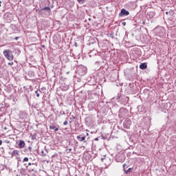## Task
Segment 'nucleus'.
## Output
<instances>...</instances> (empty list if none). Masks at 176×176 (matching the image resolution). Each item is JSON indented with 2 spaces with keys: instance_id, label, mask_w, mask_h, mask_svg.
Instances as JSON below:
<instances>
[{
  "instance_id": "ea45409f",
  "label": "nucleus",
  "mask_w": 176,
  "mask_h": 176,
  "mask_svg": "<svg viewBox=\"0 0 176 176\" xmlns=\"http://www.w3.org/2000/svg\"><path fill=\"white\" fill-rule=\"evenodd\" d=\"M0 145H2V140H0Z\"/></svg>"
},
{
  "instance_id": "a18cd8bd",
  "label": "nucleus",
  "mask_w": 176,
  "mask_h": 176,
  "mask_svg": "<svg viewBox=\"0 0 176 176\" xmlns=\"http://www.w3.org/2000/svg\"><path fill=\"white\" fill-rule=\"evenodd\" d=\"M76 118H75V117H73V119H76Z\"/></svg>"
},
{
  "instance_id": "72a5a7b5",
  "label": "nucleus",
  "mask_w": 176,
  "mask_h": 176,
  "mask_svg": "<svg viewBox=\"0 0 176 176\" xmlns=\"http://www.w3.org/2000/svg\"><path fill=\"white\" fill-rule=\"evenodd\" d=\"M32 140H35V135L32 136Z\"/></svg>"
},
{
  "instance_id": "6ab92c4d",
  "label": "nucleus",
  "mask_w": 176,
  "mask_h": 176,
  "mask_svg": "<svg viewBox=\"0 0 176 176\" xmlns=\"http://www.w3.org/2000/svg\"><path fill=\"white\" fill-rule=\"evenodd\" d=\"M32 165V163L29 162L28 164H23V166H25V167L26 168V169H28L29 167H30V166Z\"/></svg>"
},
{
  "instance_id": "2f4dec72",
  "label": "nucleus",
  "mask_w": 176,
  "mask_h": 176,
  "mask_svg": "<svg viewBox=\"0 0 176 176\" xmlns=\"http://www.w3.org/2000/svg\"><path fill=\"white\" fill-rule=\"evenodd\" d=\"M45 153H46V155H47V153H48L49 151H47V149H46V148H45Z\"/></svg>"
},
{
  "instance_id": "7ed1b4c3",
  "label": "nucleus",
  "mask_w": 176,
  "mask_h": 176,
  "mask_svg": "<svg viewBox=\"0 0 176 176\" xmlns=\"http://www.w3.org/2000/svg\"><path fill=\"white\" fill-rule=\"evenodd\" d=\"M4 57L8 60V61H13L14 60V56L13 52L10 50H5L3 52Z\"/></svg>"
},
{
  "instance_id": "37998d69",
  "label": "nucleus",
  "mask_w": 176,
  "mask_h": 176,
  "mask_svg": "<svg viewBox=\"0 0 176 176\" xmlns=\"http://www.w3.org/2000/svg\"><path fill=\"white\" fill-rule=\"evenodd\" d=\"M1 3H2V1H0V6H1Z\"/></svg>"
},
{
  "instance_id": "f257e3e1",
  "label": "nucleus",
  "mask_w": 176,
  "mask_h": 176,
  "mask_svg": "<svg viewBox=\"0 0 176 176\" xmlns=\"http://www.w3.org/2000/svg\"><path fill=\"white\" fill-rule=\"evenodd\" d=\"M154 34L155 35H157L160 38H164L166 36V30H164V27L162 26H157L154 30H153Z\"/></svg>"
},
{
  "instance_id": "f704fd0d",
  "label": "nucleus",
  "mask_w": 176,
  "mask_h": 176,
  "mask_svg": "<svg viewBox=\"0 0 176 176\" xmlns=\"http://www.w3.org/2000/svg\"><path fill=\"white\" fill-rule=\"evenodd\" d=\"M28 151V150L27 148H25V149H24V152H25V153H27Z\"/></svg>"
},
{
  "instance_id": "a878e982",
  "label": "nucleus",
  "mask_w": 176,
  "mask_h": 176,
  "mask_svg": "<svg viewBox=\"0 0 176 176\" xmlns=\"http://www.w3.org/2000/svg\"><path fill=\"white\" fill-rule=\"evenodd\" d=\"M16 50V53H17L18 55L21 53V51H20V50L17 49Z\"/></svg>"
},
{
  "instance_id": "79ce46f5",
  "label": "nucleus",
  "mask_w": 176,
  "mask_h": 176,
  "mask_svg": "<svg viewBox=\"0 0 176 176\" xmlns=\"http://www.w3.org/2000/svg\"><path fill=\"white\" fill-rule=\"evenodd\" d=\"M88 20L90 21V20H91V19L89 18Z\"/></svg>"
},
{
  "instance_id": "20e7f679",
  "label": "nucleus",
  "mask_w": 176,
  "mask_h": 176,
  "mask_svg": "<svg viewBox=\"0 0 176 176\" xmlns=\"http://www.w3.org/2000/svg\"><path fill=\"white\" fill-rule=\"evenodd\" d=\"M118 116L122 119L127 118L129 116V110L124 107H121L119 110Z\"/></svg>"
},
{
  "instance_id": "393cba45",
  "label": "nucleus",
  "mask_w": 176,
  "mask_h": 176,
  "mask_svg": "<svg viewBox=\"0 0 176 176\" xmlns=\"http://www.w3.org/2000/svg\"><path fill=\"white\" fill-rule=\"evenodd\" d=\"M131 171V168H129L125 173L126 174H128V173H130Z\"/></svg>"
},
{
  "instance_id": "ddd939ff",
  "label": "nucleus",
  "mask_w": 176,
  "mask_h": 176,
  "mask_svg": "<svg viewBox=\"0 0 176 176\" xmlns=\"http://www.w3.org/2000/svg\"><path fill=\"white\" fill-rule=\"evenodd\" d=\"M60 89L63 91H67V90H68V89H69V85H67L64 84L63 85H62L60 87Z\"/></svg>"
},
{
  "instance_id": "2eb2a0df",
  "label": "nucleus",
  "mask_w": 176,
  "mask_h": 176,
  "mask_svg": "<svg viewBox=\"0 0 176 176\" xmlns=\"http://www.w3.org/2000/svg\"><path fill=\"white\" fill-rule=\"evenodd\" d=\"M50 130H54V131H58V126H56L50 125Z\"/></svg>"
},
{
  "instance_id": "e433bc0d",
  "label": "nucleus",
  "mask_w": 176,
  "mask_h": 176,
  "mask_svg": "<svg viewBox=\"0 0 176 176\" xmlns=\"http://www.w3.org/2000/svg\"><path fill=\"white\" fill-rule=\"evenodd\" d=\"M105 160V158H101V162H104Z\"/></svg>"
},
{
  "instance_id": "412c9836",
  "label": "nucleus",
  "mask_w": 176,
  "mask_h": 176,
  "mask_svg": "<svg viewBox=\"0 0 176 176\" xmlns=\"http://www.w3.org/2000/svg\"><path fill=\"white\" fill-rule=\"evenodd\" d=\"M0 170L1 171H3V170H5V166L2 164H0Z\"/></svg>"
},
{
  "instance_id": "4be33fe9",
  "label": "nucleus",
  "mask_w": 176,
  "mask_h": 176,
  "mask_svg": "<svg viewBox=\"0 0 176 176\" xmlns=\"http://www.w3.org/2000/svg\"><path fill=\"white\" fill-rule=\"evenodd\" d=\"M85 0H77V1L78 2V3H80V4L85 3Z\"/></svg>"
},
{
  "instance_id": "0eeeda50",
  "label": "nucleus",
  "mask_w": 176,
  "mask_h": 176,
  "mask_svg": "<svg viewBox=\"0 0 176 176\" xmlns=\"http://www.w3.org/2000/svg\"><path fill=\"white\" fill-rule=\"evenodd\" d=\"M130 126H131V120L126 119L123 122V126L124 129H130Z\"/></svg>"
},
{
  "instance_id": "1a4fd4ad",
  "label": "nucleus",
  "mask_w": 176,
  "mask_h": 176,
  "mask_svg": "<svg viewBox=\"0 0 176 176\" xmlns=\"http://www.w3.org/2000/svg\"><path fill=\"white\" fill-rule=\"evenodd\" d=\"M36 168V164L32 163V165L29 166L26 170L29 173H32V171H35V169Z\"/></svg>"
},
{
  "instance_id": "49530a36",
  "label": "nucleus",
  "mask_w": 176,
  "mask_h": 176,
  "mask_svg": "<svg viewBox=\"0 0 176 176\" xmlns=\"http://www.w3.org/2000/svg\"><path fill=\"white\" fill-rule=\"evenodd\" d=\"M24 164H28L27 163H25Z\"/></svg>"
},
{
  "instance_id": "dca6fc26",
  "label": "nucleus",
  "mask_w": 176,
  "mask_h": 176,
  "mask_svg": "<svg viewBox=\"0 0 176 176\" xmlns=\"http://www.w3.org/2000/svg\"><path fill=\"white\" fill-rule=\"evenodd\" d=\"M11 156H12V157H13V156H19V151L18 150H14L11 153Z\"/></svg>"
},
{
  "instance_id": "423d86ee",
  "label": "nucleus",
  "mask_w": 176,
  "mask_h": 176,
  "mask_svg": "<svg viewBox=\"0 0 176 176\" xmlns=\"http://www.w3.org/2000/svg\"><path fill=\"white\" fill-rule=\"evenodd\" d=\"M130 14V12L127 11L126 9L122 8L119 13V16L120 17H124L126 16H129Z\"/></svg>"
},
{
  "instance_id": "473e14b6",
  "label": "nucleus",
  "mask_w": 176,
  "mask_h": 176,
  "mask_svg": "<svg viewBox=\"0 0 176 176\" xmlns=\"http://www.w3.org/2000/svg\"><path fill=\"white\" fill-rule=\"evenodd\" d=\"M122 25H124V27L126 25V22H122Z\"/></svg>"
},
{
  "instance_id": "5701e85b",
  "label": "nucleus",
  "mask_w": 176,
  "mask_h": 176,
  "mask_svg": "<svg viewBox=\"0 0 176 176\" xmlns=\"http://www.w3.org/2000/svg\"><path fill=\"white\" fill-rule=\"evenodd\" d=\"M108 36H109V38H111V39H113L115 38V36H113V34H109Z\"/></svg>"
},
{
  "instance_id": "39448f33",
  "label": "nucleus",
  "mask_w": 176,
  "mask_h": 176,
  "mask_svg": "<svg viewBox=\"0 0 176 176\" xmlns=\"http://www.w3.org/2000/svg\"><path fill=\"white\" fill-rule=\"evenodd\" d=\"M118 101L121 102V104H129V97L124 95H118Z\"/></svg>"
},
{
  "instance_id": "6e6552de",
  "label": "nucleus",
  "mask_w": 176,
  "mask_h": 176,
  "mask_svg": "<svg viewBox=\"0 0 176 176\" xmlns=\"http://www.w3.org/2000/svg\"><path fill=\"white\" fill-rule=\"evenodd\" d=\"M45 12H47V14H50V12H52V10L50 9V7H45L40 10V13L43 14V13H45Z\"/></svg>"
},
{
  "instance_id": "9d476101",
  "label": "nucleus",
  "mask_w": 176,
  "mask_h": 176,
  "mask_svg": "<svg viewBox=\"0 0 176 176\" xmlns=\"http://www.w3.org/2000/svg\"><path fill=\"white\" fill-rule=\"evenodd\" d=\"M146 16L148 19H153L155 16H156V12L153 11L148 12Z\"/></svg>"
},
{
  "instance_id": "b1692460",
  "label": "nucleus",
  "mask_w": 176,
  "mask_h": 176,
  "mask_svg": "<svg viewBox=\"0 0 176 176\" xmlns=\"http://www.w3.org/2000/svg\"><path fill=\"white\" fill-rule=\"evenodd\" d=\"M41 156H46V153L43 150L41 151Z\"/></svg>"
},
{
  "instance_id": "a19ab883",
  "label": "nucleus",
  "mask_w": 176,
  "mask_h": 176,
  "mask_svg": "<svg viewBox=\"0 0 176 176\" xmlns=\"http://www.w3.org/2000/svg\"><path fill=\"white\" fill-rule=\"evenodd\" d=\"M132 93H133V94H135L136 92L135 91H133Z\"/></svg>"
},
{
  "instance_id": "c756f323",
  "label": "nucleus",
  "mask_w": 176,
  "mask_h": 176,
  "mask_svg": "<svg viewBox=\"0 0 176 176\" xmlns=\"http://www.w3.org/2000/svg\"><path fill=\"white\" fill-rule=\"evenodd\" d=\"M28 150L30 151V152H31V151H32V147L29 146V147H28Z\"/></svg>"
},
{
  "instance_id": "bb28decb",
  "label": "nucleus",
  "mask_w": 176,
  "mask_h": 176,
  "mask_svg": "<svg viewBox=\"0 0 176 176\" xmlns=\"http://www.w3.org/2000/svg\"><path fill=\"white\" fill-rule=\"evenodd\" d=\"M68 124V121L65 120L64 122H63V125L64 126H67Z\"/></svg>"
},
{
  "instance_id": "f8f14e48",
  "label": "nucleus",
  "mask_w": 176,
  "mask_h": 176,
  "mask_svg": "<svg viewBox=\"0 0 176 176\" xmlns=\"http://www.w3.org/2000/svg\"><path fill=\"white\" fill-rule=\"evenodd\" d=\"M18 145L21 149H23V148L25 146V142H24L23 140H19V143Z\"/></svg>"
},
{
  "instance_id": "f3484780",
  "label": "nucleus",
  "mask_w": 176,
  "mask_h": 176,
  "mask_svg": "<svg viewBox=\"0 0 176 176\" xmlns=\"http://www.w3.org/2000/svg\"><path fill=\"white\" fill-rule=\"evenodd\" d=\"M41 93H42V91H41V90H36V91H35V94H36V97L37 98H39L40 97V94H41Z\"/></svg>"
},
{
  "instance_id": "7c9ffc66",
  "label": "nucleus",
  "mask_w": 176,
  "mask_h": 176,
  "mask_svg": "<svg viewBox=\"0 0 176 176\" xmlns=\"http://www.w3.org/2000/svg\"><path fill=\"white\" fill-rule=\"evenodd\" d=\"M13 64H14L13 62H9L8 63V65H13Z\"/></svg>"
},
{
  "instance_id": "c9c22d12",
  "label": "nucleus",
  "mask_w": 176,
  "mask_h": 176,
  "mask_svg": "<svg viewBox=\"0 0 176 176\" xmlns=\"http://www.w3.org/2000/svg\"><path fill=\"white\" fill-rule=\"evenodd\" d=\"M94 140H95V141H98V138H96L94 139Z\"/></svg>"
},
{
  "instance_id": "aec40b11",
  "label": "nucleus",
  "mask_w": 176,
  "mask_h": 176,
  "mask_svg": "<svg viewBox=\"0 0 176 176\" xmlns=\"http://www.w3.org/2000/svg\"><path fill=\"white\" fill-rule=\"evenodd\" d=\"M28 160H30V159H28V157H25L23 160V163H25V162H28Z\"/></svg>"
},
{
  "instance_id": "4468645a",
  "label": "nucleus",
  "mask_w": 176,
  "mask_h": 176,
  "mask_svg": "<svg viewBox=\"0 0 176 176\" xmlns=\"http://www.w3.org/2000/svg\"><path fill=\"white\" fill-rule=\"evenodd\" d=\"M139 67L140 69H146V68H148V65H146V63H143L140 65Z\"/></svg>"
},
{
  "instance_id": "4c0bfd02",
  "label": "nucleus",
  "mask_w": 176,
  "mask_h": 176,
  "mask_svg": "<svg viewBox=\"0 0 176 176\" xmlns=\"http://www.w3.org/2000/svg\"><path fill=\"white\" fill-rule=\"evenodd\" d=\"M126 166H127V165H126V164H124L123 165V168H124Z\"/></svg>"
},
{
  "instance_id": "f03ea898",
  "label": "nucleus",
  "mask_w": 176,
  "mask_h": 176,
  "mask_svg": "<svg viewBox=\"0 0 176 176\" xmlns=\"http://www.w3.org/2000/svg\"><path fill=\"white\" fill-rule=\"evenodd\" d=\"M87 74V67L80 65L77 67L76 76H85Z\"/></svg>"
},
{
  "instance_id": "9b49d317",
  "label": "nucleus",
  "mask_w": 176,
  "mask_h": 176,
  "mask_svg": "<svg viewBox=\"0 0 176 176\" xmlns=\"http://www.w3.org/2000/svg\"><path fill=\"white\" fill-rule=\"evenodd\" d=\"M77 140L78 141H80V142H82L83 141L84 142H86V141H85V140H86V136H82V135H78Z\"/></svg>"
},
{
  "instance_id": "cd10ccee",
  "label": "nucleus",
  "mask_w": 176,
  "mask_h": 176,
  "mask_svg": "<svg viewBox=\"0 0 176 176\" xmlns=\"http://www.w3.org/2000/svg\"><path fill=\"white\" fill-rule=\"evenodd\" d=\"M19 39H20V37L19 36H16L14 38V40L15 41H19Z\"/></svg>"
},
{
  "instance_id": "58836bf2",
  "label": "nucleus",
  "mask_w": 176,
  "mask_h": 176,
  "mask_svg": "<svg viewBox=\"0 0 176 176\" xmlns=\"http://www.w3.org/2000/svg\"><path fill=\"white\" fill-rule=\"evenodd\" d=\"M165 14H169L168 11H166V12H165Z\"/></svg>"
},
{
  "instance_id": "c03bdc74",
  "label": "nucleus",
  "mask_w": 176,
  "mask_h": 176,
  "mask_svg": "<svg viewBox=\"0 0 176 176\" xmlns=\"http://www.w3.org/2000/svg\"><path fill=\"white\" fill-rule=\"evenodd\" d=\"M69 151H72V148H69Z\"/></svg>"
},
{
  "instance_id": "a211bd4d",
  "label": "nucleus",
  "mask_w": 176,
  "mask_h": 176,
  "mask_svg": "<svg viewBox=\"0 0 176 176\" xmlns=\"http://www.w3.org/2000/svg\"><path fill=\"white\" fill-rule=\"evenodd\" d=\"M168 13H169L170 16H174V14H175V12L173 10H170L168 11Z\"/></svg>"
},
{
  "instance_id": "c85d7f7f",
  "label": "nucleus",
  "mask_w": 176,
  "mask_h": 176,
  "mask_svg": "<svg viewBox=\"0 0 176 176\" xmlns=\"http://www.w3.org/2000/svg\"><path fill=\"white\" fill-rule=\"evenodd\" d=\"M60 115H65V112H64V111H60Z\"/></svg>"
}]
</instances>
